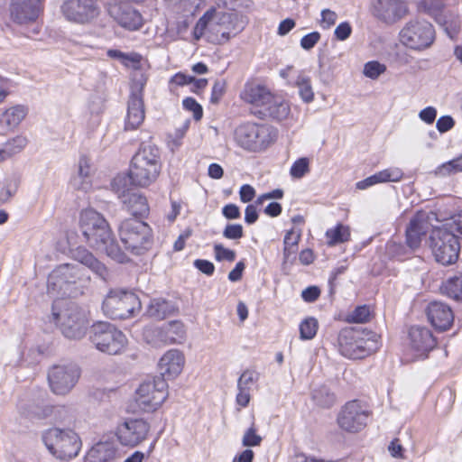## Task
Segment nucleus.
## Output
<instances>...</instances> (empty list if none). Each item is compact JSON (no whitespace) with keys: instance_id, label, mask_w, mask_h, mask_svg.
Listing matches in <instances>:
<instances>
[{"instance_id":"obj_1","label":"nucleus","mask_w":462,"mask_h":462,"mask_svg":"<svg viewBox=\"0 0 462 462\" xmlns=\"http://www.w3.org/2000/svg\"><path fill=\"white\" fill-rule=\"evenodd\" d=\"M79 227L90 247L106 253L118 263L128 262L127 255L115 243L109 225L100 213L92 208L82 210Z\"/></svg>"},{"instance_id":"obj_2","label":"nucleus","mask_w":462,"mask_h":462,"mask_svg":"<svg viewBox=\"0 0 462 462\" xmlns=\"http://www.w3.org/2000/svg\"><path fill=\"white\" fill-rule=\"evenodd\" d=\"M243 29L244 23L239 21L237 14L210 9L197 22L193 36L196 41L205 36L211 43L222 44Z\"/></svg>"},{"instance_id":"obj_3","label":"nucleus","mask_w":462,"mask_h":462,"mask_svg":"<svg viewBox=\"0 0 462 462\" xmlns=\"http://www.w3.org/2000/svg\"><path fill=\"white\" fill-rule=\"evenodd\" d=\"M161 169L159 148L152 143H143L132 159L126 177L134 186L145 188L156 180Z\"/></svg>"},{"instance_id":"obj_4","label":"nucleus","mask_w":462,"mask_h":462,"mask_svg":"<svg viewBox=\"0 0 462 462\" xmlns=\"http://www.w3.org/2000/svg\"><path fill=\"white\" fill-rule=\"evenodd\" d=\"M42 440L54 457L63 461L75 458L82 445L80 438L74 430L57 427L44 430Z\"/></svg>"},{"instance_id":"obj_5","label":"nucleus","mask_w":462,"mask_h":462,"mask_svg":"<svg viewBox=\"0 0 462 462\" xmlns=\"http://www.w3.org/2000/svg\"><path fill=\"white\" fill-rule=\"evenodd\" d=\"M276 133L266 124L247 122L238 125L234 132L236 143L245 151L258 152L274 142Z\"/></svg>"},{"instance_id":"obj_6","label":"nucleus","mask_w":462,"mask_h":462,"mask_svg":"<svg viewBox=\"0 0 462 462\" xmlns=\"http://www.w3.org/2000/svg\"><path fill=\"white\" fill-rule=\"evenodd\" d=\"M398 39L406 49L420 52L431 47L436 39V32L429 21L414 17L403 24Z\"/></svg>"},{"instance_id":"obj_7","label":"nucleus","mask_w":462,"mask_h":462,"mask_svg":"<svg viewBox=\"0 0 462 462\" xmlns=\"http://www.w3.org/2000/svg\"><path fill=\"white\" fill-rule=\"evenodd\" d=\"M118 232L125 249L134 254H143L152 245L151 227L137 218L124 220L119 226Z\"/></svg>"},{"instance_id":"obj_8","label":"nucleus","mask_w":462,"mask_h":462,"mask_svg":"<svg viewBox=\"0 0 462 462\" xmlns=\"http://www.w3.org/2000/svg\"><path fill=\"white\" fill-rule=\"evenodd\" d=\"M430 247L435 260L442 265L455 263L460 251L457 235L442 226L431 230Z\"/></svg>"},{"instance_id":"obj_9","label":"nucleus","mask_w":462,"mask_h":462,"mask_svg":"<svg viewBox=\"0 0 462 462\" xmlns=\"http://www.w3.org/2000/svg\"><path fill=\"white\" fill-rule=\"evenodd\" d=\"M89 337L97 349L108 355L121 354L127 345L125 335L108 322L95 323Z\"/></svg>"},{"instance_id":"obj_10","label":"nucleus","mask_w":462,"mask_h":462,"mask_svg":"<svg viewBox=\"0 0 462 462\" xmlns=\"http://www.w3.org/2000/svg\"><path fill=\"white\" fill-rule=\"evenodd\" d=\"M62 305L61 300H55L52 305L51 318L55 324L60 323L62 334L70 339L82 338L87 331L88 320L85 314L79 308L71 304L63 311L57 309Z\"/></svg>"},{"instance_id":"obj_11","label":"nucleus","mask_w":462,"mask_h":462,"mask_svg":"<svg viewBox=\"0 0 462 462\" xmlns=\"http://www.w3.org/2000/svg\"><path fill=\"white\" fill-rule=\"evenodd\" d=\"M102 310L111 319H126L141 310V302L134 292L112 290L105 298Z\"/></svg>"},{"instance_id":"obj_12","label":"nucleus","mask_w":462,"mask_h":462,"mask_svg":"<svg viewBox=\"0 0 462 462\" xmlns=\"http://www.w3.org/2000/svg\"><path fill=\"white\" fill-rule=\"evenodd\" d=\"M365 336V332L359 329H342L338 335V351L350 359H360L370 355L375 348V342Z\"/></svg>"},{"instance_id":"obj_13","label":"nucleus","mask_w":462,"mask_h":462,"mask_svg":"<svg viewBox=\"0 0 462 462\" xmlns=\"http://www.w3.org/2000/svg\"><path fill=\"white\" fill-rule=\"evenodd\" d=\"M168 384L163 378L155 377L143 382L135 392V402L144 412L156 411L168 396Z\"/></svg>"},{"instance_id":"obj_14","label":"nucleus","mask_w":462,"mask_h":462,"mask_svg":"<svg viewBox=\"0 0 462 462\" xmlns=\"http://www.w3.org/2000/svg\"><path fill=\"white\" fill-rule=\"evenodd\" d=\"M143 339L153 347L180 344L184 341L186 330L181 321L174 320L162 327L148 326L143 329Z\"/></svg>"},{"instance_id":"obj_15","label":"nucleus","mask_w":462,"mask_h":462,"mask_svg":"<svg viewBox=\"0 0 462 462\" xmlns=\"http://www.w3.org/2000/svg\"><path fill=\"white\" fill-rule=\"evenodd\" d=\"M82 269L78 264L65 263L58 266L49 275L48 293L55 296H70L69 286L83 280Z\"/></svg>"},{"instance_id":"obj_16","label":"nucleus","mask_w":462,"mask_h":462,"mask_svg":"<svg viewBox=\"0 0 462 462\" xmlns=\"http://www.w3.org/2000/svg\"><path fill=\"white\" fill-rule=\"evenodd\" d=\"M60 11L65 19L77 24H88L100 14L98 0H63Z\"/></svg>"},{"instance_id":"obj_17","label":"nucleus","mask_w":462,"mask_h":462,"mask_svg":"<svg viewBox=\"0 0 462 462\" xmlns=\"http://www.w3.org/2000/svg\"><path fill=\"white\" fill-rule=\"evenodd\" d=\"M111 185L125 208L132 215L143 217L149 212L146 198L128 188V180L125 175L115 177Z\"/></svg>"},{"instance_id":"obj_18","label":"nucleus","mask_w":462,"mask_h":462,"mask_svg":"<svg viewBox=\"0 0 462 462\" xmlns=\"http://www.w3.org/2000/svg\"><path fill=\"white\" fill-rule=\"evenodd\" d=\"M369 415L367 408L361 402L354 400L341 408L337 417V423L342 430L356 433L366 427Z\"/></svg>"},{"instance_id":"obj_19","label":"nucleus","mask_w":462,"mask_h":462,"mask_svg":"<svg viewBox=\"0 0 462 462\" xmlns=\"http://www.w3.org/2000/svg\"><path fill=\"white\" fill-rule=\"evenodd\" d=\"M150 423L141 418H127L116 428V437L125 447L134 448L143 442L150 432Z\"/></svg>"},{"instance_id":"obj_20","label":"nucleus","mask_w":462,"mask_h":462,"mask_svg":"<svg viewBox=\"0 0 462 462\" xmlns=\"http://www.w3.org/2000/svg\"><path fill=\"white\" fill-rule=\"evenodd\" d=\"M80 377L79 367L73 363L53 365L48 373L51 390L57 395L69 393Z\"/></svg>"},{"instance_id":"obj_21","label":"nucleus","mask_w":462,"mask_h":462,"mask_svg":"<svg viewBox=\"0 0 462 462\" xmlns=\"http://www.w3.org/2000/svg\"><path fill=\"white\" fill-rule=\"evenodd\" d=\"M369 10L375 19L388 25L396 23L409 12L402 0H372Z\"/></svg>"},{"instance_id":"obj_22","label":"nucleus","mask_w":462,"mask_h":462,"mask_svg":"<svg viewBox=\"0 0 462 462\" xmlns=\"http://www.w3.org/2000/svg\"><path fill=\"white\" fill-rule=\"evenodd\" d=\"M409 346L417 358H425L431 351L436 341L431 331L425 327L413 326L408 334Z\"/></svg>"},{"instance_id":"obj_23","label":"nucleus","mask_w":462,"mask_h":462,"mask_svg":"<svg viewBox=\"0 0 462 462\" xmlns=\"http://www.w3.org/2000/svg\"><path fill=\"white\" fill-rule=\"evenodd\" d=\"M41 10V0H13L10 14L14 23L26 24L36 21Z\"/></svg>"},{"instance_id":"obj_24","label":"nucleus","mask_w":462,"mask_h":462,"mask_svg":"<svg viewBox=\"0 0 462 462\" xmlns=\"http://www.w3.org/2000/svg\"><path fill=\"white\" fill-rule=\"evenodd\" d=\"M430 222L425 212H418L406 227V244L411 250L418 249L430 230Z\"/></svg>"},{"instance_id":"obj_25","label":"nucleus","mask_w":462,"mask_h":462,"mask_svg":"<svg viewBox=\"0 0 462 462\" xmlns=\"http://www.w3.org/2000/svg\"><path fill=\"white\" fill-rule=\"evenodd\" d=\"M109 14L122 27L134 31L143 24L141 14L127 4H116L109 7Z\"/></svg>"},{"instance_id":"obj_26","label":"nucleus","mask_w":462,"mask_h":462,"mask_svg":"<svg viewBox=\"0 0 462 462\" xmlns=\"http://www.w3.org/2000/svg\"><path fill=\"white\" fill-rule=\"evenodd\" d=\"M185 358L182 353L177 349L167 351L159 361L161 378L165 381L173 379L182 371Z\"/></svg>"},{"instance_id":"obj_27","label":"nucleus","mask_w":462,"mask_h":462,"mask_svg":"<svg viewBox=\"0 0 462 462\" xmlns=\"http://www.w3.org/2000/svg\"><path fill=\"white\" fill-rule=\"evenodd\" d=\"M428 319L437 329L447 330L454 320L450 307L443 302H431L427 310Z\"/></svg>"},{"instance_id":"obj_28","label":"nucleus","mask_w":462,"mask_h":462,"mask_svg":"<svg viewBox=\"0 0 462 462\" xmlns=\"http://www.w3.org/2000/svg\"><path fill=\"white\" fill-rule=\"evenodd\" d=\"M144 106L141 92L133 93L128 100L125 129L138 128L144 120Z\"/></svg>"},{"instance_id":"obj_29","label":"nucleus","mask_w":462,"mask_h":462,"mask_svg":"<svg viewBox=\"0 0 462 462\" xmlns=\"http://www.w3.org/2000/svg\"><path fill=\"white\" fill-rule=\"evenodd\" d=\"M23 413L28 417L45 419L51 416L52 413L58 420L61 422L70 421L73 419L71 410L65 406L51 407L44 406L41 407L38 405H32L30 409L23 410Z\"/></svg>"},{"instance_id":"obj_30","label":"nucleus","mask_w":462,"mask_h":462,"mask_svg":"<svg viewBox=\"0 0 462 462\" xmlns=\"http://www.w3.org/2000/svg\"><path fill=\"white\" fill-rule=\"evenodd\" d=\"M272 93L263 86L257 84H246L241 97L247 103L262 107L263 110L272 100Z\"/></svg>"},{"instance_id":"obj_31","label":"nucleus","mask_w":462,"mask_h":462,"mask_svg":"<svg viewBox=\"0 0 462 462\" xmlns=\"http://www.w3.org/2000/svg\"><path fill=\"white\" fill-rule=\"evenodd\" d=\"M91 162L86 155L80 156L79 160L78 171L71 178V186L79 190L87 191L91 187Z\"/></svg>"},{"instance_id":"obj_32","label":"nucleus","mask_w":462,"mask_h":462,"mask_svg":"<svg viewBox=\"0 0 462 462\" xmlns=\"http://www.w3.org/2000/svg\"><path fill=\"white\" fill-rule=\"evenodd\" d=\"M73 256L77 262L88 267L97 277L102 280L106 279L107 268L88 250L79 247L74 252Z\"/></svg>"},{"instance_id":"obj_33","label":"nucleus","mask_w":462,"mask_h":462,"mask_svg":"<svg viewBox=\"0 0 462 462\" xmlns=\"http://www.w3.org/2000/svg\"><path fill=\"white\" fill-rule=\"evenodd\" d=\"M27 113L28 108L25 106H13L0 115V125L5 130H13L25 118Z\"/></svg>"},{"instance_id":"obj_34","label":"nucleus","mask_w":462,"mask_h":462,"mask_svg":"<svg viewBox=\"0 0 462 462\" xmlns=\"http://www.w3.org/2000/svg\"><path fill=\"white\" fill-rule=\"evenodd\" d=\"M116 448L111 442H98L88 452L87 462H107L116 456Z\"/></svg>"},{"instance_id":"obj_35","label":"nucleus","mask_w":462,"mask_h":462,"mask_svg":"<svg viewBox=\"0 0 462 462\" xmlns=\"http://www.w3.org/2000/svg\"><path fill=\"white\" fill-rule=\"evenodd\" d=\"M262 113L278 121H282L288 117L290 114L289 104L281 97L273 96L272 100L265 108L262 110Z\"/></svg>"},{"instance_id":"obj_36","label":"nucleus","mask_w":462,"mask_h":462,"mask_svg":"<svg viewBox=\"0 0 462 462\" xmlns=\"http://www.w3.org/2000/svg\"><path fill=\"white\" fill-rule=\"evenodd\" d=\"M175 310L174 305L164 299H153L150 301L147 313L155 319H163Z\"/></svg>"},{"instance_id":"obj_37","label":"nucleus","mask_w":462,"mask_h":462,"mask_svg":"<svg viewBox=\"0 0 462 462\" xmlns=\"http://www.w3.org/2000/svg\"><path fill=\"white\" fill-rule=\"evenodd\" d=\"M403 177V172L400 168L391 167L380 171L368 177L372 185L384 182H397Z\"/></svg>"},{"instance_id":"obj_38","label":"nucleus","mask_w":462,"mask_h":462,"mask_svg":"<svg viewBox=\"0 0 462 462\" xmlns=\"http://www.w3.org/2000/svg\"><path fill=\"white\" fill-rule=\"evenodd\" d=\"M403 177V172L400 168L391 167L380 171L368 177L372 185L384 182H397Z\"/></svg>"},{"instance_id":"obj_39","label":"nucleus","mask_w":462,"mask_h":462,"mask_svg":"<svg viewBox=\"0 0 462 462\" xmlns=\"http://www.w3.org/2000/svg\"><path fill=\"white\" fill-rule=\"evenodd\" d=\"M403 177V172L400 168L391 167L380 171L368 177L372 185L384 182H397Z\"/></svg>"},{"instance_id":"obj_40","label":"nucleus","mask_w":462,"mask_h":462,"mask_svg":"<svg viewBox=\"0 0 462 462\" xmlns=\"http://www.w3.org/2000/svg\"><path fill=\"white\" fill-rule=\"evenodd\" d=\"M441 291L448 297L462 301V274L448 278L442 283Z\"/></svg>"},{"instance_id":"obj_41","label":"nucleus","mask_w":462,"mask_h":462,"mask_svg":"<svg viewBox=\"0 0 462 462\" xmlns=\"http://www.w3.org/2000/svg\"><path fill=\"white\" fill-rule=\"evenodd\" d=\"M20 179L16 174H10L0 182V204L6 203L16 193Z\"/></svg>"},{"instance_id":"obj_42","label":"nucleus","mask_w":462,"mask_h":462,"mask_svg":"<svg viewBox=\"0 0 462 462\" xmlns=\"http://www.w3.org/2000/svg\"><path fill=\"white\" fill-rule=\"evenodd\" d=\"M27 144V139L24 136L17 135L0 145V151L5 152L3 154L5 160H8L14 154L19 153Z\"/></svg>"},{"instance_id":"obj_43","label":"nucleus","mask_w":462,"mask_h":462,"mask_svg":"<svg viewBox=\"0 0 462 462\" xmlns=\"http://www.w3.org/2000/svg\"><path fill=\"white\" fill-rule=\"evenodd\" d=\"M328 245L344 243L350 237L349 227L342 224H337L334 228H329L326 232Z\"/></svg>"},{"instance_id":"obj_44","label":"nucleus","mask_w":462,"mask_h":462,"mask_svg":"<svg viewBox=\"0 0 462 462\" xmlns=\"http://www.w3.org/2000/svg\"><path fill=\"white\" fill-rule=\"evenodd\" d=\"M295 86L298 88L299 95L303 102L310 103L313 101L314 92L310 77L300 74L296 79Z\"/></svg>"},{"instance_id":"obj_45","label":"nucleus","mask_w":462,"mask_h":462,"mask_svg":"<svg viewBox=\"0 0 462 462\" xmlns=\"http://www.w3.org/2000/svg\"><path fill=\"white\" fill-rule=\"evenodd\" d=\"M314 402L320 407L329 408L335 402L336 397L327 386H320L312 393Z\"/></svg>"},{"instance_id":"obj_46","label":"nucleus","mask_w":462,"mask_h":462,"mask_svg":"<svg viewBox=\"0 0 462 462\" xmlns=\"http://www.w3.org/2000/svg\"><path fill=\"white\" fill-rule=\"evenodd\" d=\"M462 171V155L442 163L434 171V174L438 177H446Z\"/></svg>"},{"instance_id":"obj_47","label":"nucleus","mask_w":462,"mask_h":462,"mask_svg":"<svg viewBox=\"0 0 462 462\" xmlns=\"http://www.w3.org/2000/svg\"><path fill=\"white\" fill-rule=\"evenodd\" d=\"M319 322L315 318L309 317L300 324V337L302 340L312 339L318 331Z\"/></svg>"},{"instance_id":"obj_48","label":"nucleus","mask_w":462,"mask_h":462,"mask_svg":"<svg viewBox=\"0 0 462 462\" xmlns=\"http://www.w3.org/2000/svg\"><path fill=\"white\" fill-rule=\"evenodd\" d=\"M202 3L203 0H177L174 5L183 15H193L199 9Z\"/></svg>"},{"instance_id":"obj_49","label":"nucleus","mask_w":462,"mask_h":462,"mask_svg":"<svg viewBox=\"0 0 462 462\" xmlns=\"http://www.w3.org/2000/svg\"><path fill=\"white\" fill-rule=\"evenodd\" d=\"M263 438L257 434V429L254 422L245 431L242 438L244 447H258L261 445Z\"/></svg>"},{"instance_id":"obj_50","label":"nucleus","mask_w":462,"mask_h":462,"mask_svg":"<svg viewBox=\"0 0 462 462\" xmlns=\"http://www.w3.org/2000/svg\"><path fill=\"white\" fill-rule=\"evenodd\" d=\"M310 171V160L306 157L298 159L291 167L290 174L293 179H301Z\"/></svg>"},{"instance_id":"obj_51","label":"nucleus","mask_w":462,"mask_h":462,"mask_svg":"<svg viewBox=\"0 0 462 462\" xmlns=\"http://www.w3.org/2000/svg\"><path fill=\"white\" fill-rule=\"evenodd\" d=\"M370 310L366 305L356 307L350 314L346 317L348 323H365L369 320Z\"/></svg>"},{"instance_id":"obj_52","label":"nucleus","mask_w":462,"mask_h":462,"mask_svg":"<svg viewBox=\"0 0 462 462\" xmlns=\"http://www.w3.org/2000/svg\"><path fill=\"white\" fill-rule=\"evenodd\" d=\"M436 20L443 27L449 38L454 39L457 37L460 29V23L457 19L447 20L440 16L436 18Z\"/></svg>"},{"instance_id":"obj_53","label":"nucleus","mask_w":462,"mask_h":462,"mask_svg":"<svg viewBox=\"0 0 462 462\" xmlns=\"http://www.w3.org/2000/svg\"><path fill=\"white\" fill-rule=\"evenodd\" d=\"M386 70V66L378 61H368L365 64L364 74L372 79H377Z\"/></svg>"},{"instance_id":"obj_54","label":"nucleus","mask_w":462,"mask_h":462,"mask_svg":"<svg viewBox=\"0 0 462 462\" xmlns=\"http://www.w3.org/2000/svg\"><path fill=\"white\" fill-rule=\"evenodd\" d=\"M258 380V374L252 370H245L237 380V388H245L251 391L252 385Z\"/></svg>"},{"instance_id":"obj_55","label":"nucleus","mask_w":462,"mask_h":462,"mask_svg":"<svg viewBox=\"0 0 462 462\" xmlns=\"http://www.w3.org/2000/svg\"><path fill=\"white\" fill-rule=\"evenodd\" d=\"M215 259L218 262L227 261L233 262L236 259V252L224 247L221 244L214 245Z\"/></svg>"},{"instance_id":"obj_56","label":"nucleus","mask_w":462,"mask_h":462,"mask_svg":"<svg viewBox=\"0 0 462 462\" xmlns=\"http://www.w3.org/2000/svg\"><path fill=\"white\" fill-rule=\"evenodd\" d=\"M442 7V0H421L418 5L420 11H423L431 15L437 14V13L440 11Z\"/></svg>"},{"instance_id":"obj_57","label":"nucleus","mask_w":462,"mask_h":462,"mask_svg":"<svg viewBox=\"0 0 462 462\" xmlns=\"http://www.w3.org/2000/svg\"><path fill=\"white\" fill-rule=\"evenodd\" d=\"M183 107L193 113V117L196 121L202 118L203 110L201 106L192 97H187L182 102Z\"/></svg>"},{"instance_id":"obj_58","label":"nucleus","mask_w":462,"mask_h":462,"mask_svg":"<svg viewBox=\"0 0 462 462\" xmlns=\"http://www.w3.org/2000/svg\"><path fill=\"white\" fill-rule=\"evenodd\" d=\"M243 236L244 230L240 224H228L223 231V236L226 239L237 240Z\"/></svg>"},{"instance_id":"obj_59","label":"nucleus","mask_w":462,"mask_h":462,"mask_svg":"<svg viewBox=\"0 0 462 462\" xmlns=\"http://www.w3.org/2000/svg\"><path fill=\"white\" fill-rule=\"evenodd\" d=\"M321 35L319 32H312L304 35L300 40V47L305 51L311 50L320 40Z\"/></svg>"},{"instance_id":"obj_60","label":"nucleus","mask_w":462,"mask_h":462,"mask_svg":"<svg viewBox=\"0 0 462 462\" xmlns=\"http://www.w3.org/2000/svg\"><path fill=\"white\" fill-rule=\"evenodd\" d=\"M445 228L450 230L453 234L462 235V211L453 216L447 223L442 225Z\"/></svg>"},{"instance_id":"obj_61","label":"nucleus","mask_w":462,"mask_h":462,"mask_svg":"<svg viewBox=\"0 0 462 462\" xmlns=\"http://www.w3.org/2000/svg\"><path fill=\"white\" fill-rule=\"evenodd\" d=\"M337 18V14L330 10V9H324L321 11V21L320 25L324 29H328L332 25L336 23Z\"/></svg>"},{"instance_id":"obj_62","label":"nucleus","mask_w":462,"mask_h":462,"mask_svg":"<svg viewBox=\"0 0 462 462\" xmlns=\"http://www.w3.org/2000/svg\"><path fill=\"white\" fill-rule=\"evenodd\" d=\"M300 236L301 230H295L294 228H291L286 233L283 239V245L298 248V244L300 239Z\"/></svg>"},{"instance_id":"obj_63","label":"nucleus","mask_w":462,"mask_h":462,"mask_svg":"<svg viewBox=\"0 0 462 462\" xmlns=\"http://www.w3.org/2000/svg\"><path fill=\"white\" fill-rule=\"evenodd\" d=\"M352 32V27L349 23L344 22L339 23L335 29V36L339 41H346Z\"/></svg>"},{"instance_id":"obj_64","label":"nucleus","mask_w":462,"mask_h":462,"mask_svg":"<svg viewBox=\"0 0 462 462\" xmlns=\"http://www.w3.org/2000/svg\"><path fill=\"white\" fill-rule=\"evenodd\" d=\"M189 127V120H186L181 126L176 128L174 133L171 134V141L174 146L178 147L180 145V141L186 134L187 130Z\"/></svg>"}]
</instances>
